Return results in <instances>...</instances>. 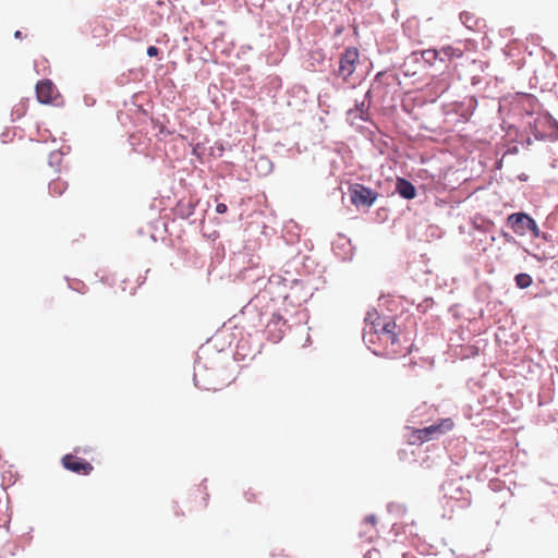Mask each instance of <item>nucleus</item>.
I'll use <instances>...</instances> for the list:
<instances>
[{
  "label": "nucleus",
  "mask_w": 558,
  "mask_h": 558,
  "mask_svg": "<svg viewBox=\"0 0 558 558\" xmlns=\"http://www.w3.org/2000/svg\"><path fill=\"white\" fill-rule=\"evenodd\" d=\"M480 83H481V77H480V76L474 75V76L472 77V85H474V86H475V85H477V84H480Z\"/></svg>",
  "instance_id": "36"
},
{
  "label": "nucleus",
  "mask_w": 558,
  "mask_h": 558,
  "mask_svg": "<svg viewBox=\"0 0 558 558\" xmlns=\"http://www.w3.org/2000/svg\"><path fill=\"white\" fill-rule=\"evenodd\" d=\"M363 101L369 104V106H372V101H373V94H372V89H368L365 95H364V99Z\"/></svg>",
  "instance_id": "30"
},
{
  "label": "nucleus",
  "mask_w": 558,
  "mask_h": 558,
  "mask_svg": "<svg viewBox=\"0 0 558 558\" xmlns=\"http://www.w3.org/2000/svg\"><path fill=\"white\" fill-rule=\"evenodd\" d=\"M440 61H451L463 57V50L452 46H444L440 48Z\"/></svg>",
  "instance_id": "14"
},
{
  "label": "nucleus",
  "mask_w": 558,
  "mask_h": 558,
  "mask_svg": "<svg viewBox=\"0 0 558 558\" xmlns=\"http://www.w3.org/2000/svg\"><path fill=\"white\" fill-rule=\"evenodd\" d=\"M375 524H376V515L375 514L367 515L363 522V525L368 527L369 530H375Z\"/></svg>",
  "instance_id": "27"
},
{
  "label": "nucleus",
  "mask_w": 558,
  "mask_h": 558,
  "mask_svg": "<svg viewBox=\"0 0 558 558\" xmlns=\"http://www.w3.org/2000/svg\"><path fill=\"white\" fill-rule=\"evenodd\" d=\"M460 20L469 29H474L478 25V20L470 12L460 13Z\"/></svg>",
  "instance_id": "18"
},
{
  "label": "nucleus",
  "mask_w": 558,
  "mask_h": 558,
  "mask_svg": "<svg viewBox=\"0 0 558 558\" xmlns=\"http://www.w3.org/2000/svg\"><path fill=\"white\" fill-rule=\"evenodd\" d=\"M351 203L357 208H369L378 197V193L363 184L355 183L349 187Z\"/></svg>",
  "instance_id": "7"
},
{
  "label": "nucleus",
  "mask_w": 558,
  "mask_h": 558,
  "mask_svg": "<svg viewBox=\"0 0 558 558\" xmlns=\"http://www.w3.org/2000/svg\"><path fill=\"white\" fill-rule=\"evenodd\" d=\"M441 505L449 513L459 509H465L471 504V494L463 487L461 478L449 480L441 487Z\"/></svg>",
  "instance_id": "2"
},
{
  "label": "nucleus",
  "mask_w": 558,
  "mask_h": 558,
  "mask_svg": "<svg viewBox=\"0 0 558 558\" xmlns=\"http://www.w3.org/2000/svg\"><path fill=\"white\" fill-rule=\"evenodd\" d=\"M508 225L518 235H525L530 232L533 238L546 239L545 234L541 233L536 221L526 213L519 211L509 215Z\"/></svg>",
  "instance_id": "3"
},
{
  "label": "nucleus",
  "mask_w": 558,
  "mask_h": 558,
  "mask_svg": "<svg viewBox=\"0 0 558 558\" xmlns=\"http://www.w3.org/2000/svg\"><path fill=\"white\" fill-rule=\"evenodd\" d=\"M372 554H373L372 551H367V554H366V558H372V557H371V556H372Z\"/></svg>",
  "instance_id": "39"
},
{
  "label": "nucleus",
  "mask_w": 558,
  "mask_h": 558,
  "mask_svg": "<svg viewBox=\"0 0 558 558\" xmlns=\"http://www.w3.org/2000/svg\"><path fill=\"white\" fill-rule=\"evenodd\" d=\"M371 318H372V315L368 313L365 320L371 322V326H369V330L364 333V338H366V336L368 333L378 335V337L380 338V329H381L383 320L379 317H377L375 320H371Z\"/></svg>",
  "instance_id": "19"
},
{
  "label": "nucleus",
  "mask_w": 558,
  "mask_h": 558,
  "mask_svg": "<svg viewBox=\"0 0 558 558\" xmlns=\"http://www.w3.org/2000/svg\"><path fill=\"white\" fill-rule=\"evenodd\" d=\"M341 241H343V245H347L349 247V252H345V256L343 257L344 259L345 258H350L351 257V245H350V241L345 238H341L340 239Z\"/></svg>",
  "instance_id": "31"
},
{
  "label": "nucleus",
  "mask_w": 558,
  "mask_h": 558,
  "mask_svg": "<svg viewBox=\"0 0 558 558\" xmlns=\"http://www.w3.org/2000/svg\"><path fill=\"white\" fill-rule=\"evenodd\" d=\"M517 106L521 107L522 110L527 114L532 116L538 106V101L535 96L530 94H519L517 98Z\"/></svg>",
  "instance_id": "12"
},
{
  "label": "nucleus",
  "mask_w": 558,
  "mask_h": 558,
  "mask_svg": "<svg viewBox=\"0 0 558 558\" xmlns=\"http://www.w3.org/2000/svg\"><path fill=\"white\" fill-rule=\"evenodd\" d=\"M514 281L519 289H526L533 282L532 277L525 272H520V274L515 275Z\"/></svg>",
  "instance_id": "20"
},
{
  "label": "nucleus",
  "mask_w": 558,
  "mask_h": 558,
  "mask_svg": "<svg viewBox=\"0 0 558 558\" xmlns=\"http://www.w3.org/2000/svg\"><path fill=\"white\" fill-rule=\"evenodd\" d=\"M302 281L296 278H283L281 275H271L268 278V282L265 286L263 292L258 293L253 301L258 302L262 299L270 298L271 301L282 299L287 301L291 299V302H301L303 299L296 296L295 293L302 288Z\"/></svg>",
  "instance_id": "1"
},
{
  "label": "nucleus",
  "mask_w": 558,
  "mask_h": 558,
  "mask_svg": "<svg viewBox=\"0 0 558 558\" xmlns=\"http://www.w3.org/2000/svg\"><path fill=\"white\" fill-rule=\"evenodd\" d=\"M256 167L262 174H268L272 170V162L268 157H260L257 160Z\"/></svg>",
  "instance_id": "22"
},
{
  "label": "nucleus",
  "mask_w": 558,
  "mask_h": 558,
  "mask_svg": "<svg viewBox=\"0 0 558 558\" xmlns=\"http://www.w3.org/2000/svg\"><path fill=\"white\" fill-rule=\"evenodd\" d=\"M360 62V52L355 47H348L340 54L339 68L337 70V76L340 77L344 83L349 81V77L354 73L356 64Z\"/></svg>",
  "instance_id": "6"
},
{
  "label": "nucleus",
  "mask_w": 558,
  "mask_h": 558,
  "mask_svg": "<svg viewBox=\"0 0 558 558\" xmlns=\"http://www.w3.org/2000/svg\"><path fill=\"white\" fill-rule=\"evenodd\" d=\"M356 119H359V113L356 112V110L354 108H350L345 112L347 122H349L351 125H353L355 123Z\"/></svg>",
  "instance_id": "26"
},
{
  "label": "nucleus",
  "mask_w": 558,
  "mask_h": 558,
  "mask_svg": "<svg viewBox=\"0 0 558 558\" xmlns=\"http://www.w3.org/2000/svg\"><path fill=\"white\" fill-rule=\"evenodd\" d=\"M397 325L393 320H383L381 329H380V339L385 338L386 342H389L390 344H396L399 339L398 335L396 333Z\"/></svg>",
  "instance_id": "13"
},
{
  "label": "nucleus",
  "mask_w": 558,
  "mask_h": 558,
  "mask_svg": "<svg viewBox=\"0 0 558 558\" xmlns=\"http://www.w3.org/2000/svg\"><path fill=\"white\" fill-rule=\"evenodd\" d=\"M532 134L534 135V137L536 140H544L545 138V135L542 134L541 132H538L536 128L532 131Z\"/></svg>",
  "instance_id": "33"
},
{
  "label": "nucleus",
  "mask_w": 558,
  "mask_h": 558,
  "mask_svg": "<svg viewBox=\"0 0 558 558\" xmlns=\"http://www.w3.org/2000/svg\"><path fill=\"white\" fill-rule=\"evenodd\" d=\"M452 427V420L444 418L438 424H430L429 426L414 430L410 442L414 445L437 439L439 436L450 430Z\"/></svg>",
  "instance_id": "4"
},
{
  "label": "nucleus",
  "mask_w": 558,
  "mask_h": 558,
  "mask_svg": "<svg viewBox=\"0 0 558 558\" xmlns=\"http://www.w3.org/2000/svg\"><path fill=\"white\" fill-rule=\"evenodd\" d=\"M63 153L61 150H53L50 153L48 163L51 167H59L62 161Z\"/></svg>",
  "instance_id": "23"
},
{
  "label": "nucleus",
  "mask_w": 558,
  "mask_h": 558,
  "mask_svg": "<svg viewBox=\"0 0 558 558\" xmlns=\"http://www.w3.org/2000/svg\"><path fill=\"white\" fill-rule=\"evenodd\" d=\"M35 90L37 99L41 104H51L57 94V88L50 80L38 82Z\"/></svg>",
  "instance_id": "9"
},
{
  "label": "nucleus",
  "mask_w": 558,
  "mask_h": 558,
  "mask_svg": "<svg viewBox=\"0 0 558 558\" xmlns=\"http://www.w3.org/2000/svg\"><path fill=\"white\" fill-rule=\"evenodd\" d=\"M194 210L195 205L192 204L191 202L186 204L181 203L177 207V215L183 219H189L194 214Z\"/></svg>",
  "instance_id": "17"
},
{
  "label": "nucleus",
  "mask_w": 558,
  "mask_h": 558,
  "mask_svg": "<svg viewBox=\"0 0 558 558\" xmlns=\"http://www.w3.org/2000/svg\"><path fill=\"white\" fill-rule=\"evenodd\" d=\"M395 191L404 199H413L416 196L415 186L404 178H397Z\"/></svg>",
  "instance_id": "11"
},
{
  "label": "nucleus",
  "mask_w": 558,
  "mask_h": 558,
  "mask_svg": "<svg viewBox=\"0 0 558 558\" xmlns=\"http://www.w3.org/2000/svg\"><path fill=\"white\" fill-rule=\"evenodd\" d=\"M360 537L363 541L371 542L373 539V536L375 534V530H369L368 527L363 525V529L360 531Z\"/></svg>",
  "instance_id": "25"
},
{
  "label": "nucleus",
  "mask_w": 558,
  "mask_h": 558,
  "mask_svg": "<svg viewBox=\"0 0 558 558\" xmlns=\"http://www.w3.org/2000/svg\"><path fill=\"white\" fill-rule=\"evenodd\" d=\"M34 66H35V70L38 72L39 61H35Z\"/></svg>",
  "instance_id": "38"
},
{
  "label": "nucleus",
  "mask_w": 558,
  "mask_h": 558,
  "mask_svg": "<svg viewBox=\"0 0 558 558\" xmlns=\"http://www.w3.org/2000/svg\"><path fill=\"white\" fill-rule=\"evenodd\" d=\"M423 60L429 64H433L437 59L440 60V49H426L421 52Z\"/></svg>",
  "instance_id": "21"
},
{
  "label": "nucleus",
  "mask_w": 558,
  "mask_h": 558,
  "mask_svg": "<svg viewBox=\"0 0 558 558\" xmlns=\"http://www.w3.org/2000/svg\"><path fill=\"white\" fill-rule=\"evenodd\" d=\"M63 466L77 474L87 475L93 471V465L82 458H76L72 454H65L62 458Z\"/></svg>",
  "instance_id": "8"
},
{
  "label": "nucleus",
  "mask_w": 558,
  "mask_h": 558,
  "mask_svg": "<svg viewBox=\"0 0 558 558\" xmlns=\"http://www.w3.org/2000/svg\"><path fill=\"white\" fill-rule=\"evenodd\" d=\"M84 104L87 107H90V106H93L95 104V99L92 96L85 95L84 96Z\"/></svg>",
  "instance_id": "32"
},
{
  "label": "nucleus",
  "mask_w": 558,
  "mask_h": 558,
  "mask_svg": "<svg viewBox=\"0 0 558 558\" xmlns=\"http://www.w3.org/2000/svg\"><path fill=\"white\" fill-rule=\"evenodd\" d=\"M204 350L197 353V360L194 366V384L196 387L204 390H218L219 388L214 383L215 371L209 369L206 363H203Z\"/></svg>",
  "instance_id": "5"
},
{
  "label": "nucleus",
  "mask_w": 558,
  "mask_h": 558,
  "mask_svg": "<svg viewBox=\"0 0 558 558\" xmlns=\"http://www.w3.org/2000/svg\"><path fill=\"white\" fill-rule=\"evenodd\" d=\"M546 121L554 129V131L549 134L548 137L551 141H558V122L551 116L546 117Z\"/></svg>",
  "instance_id": "24"
},
{
  "label": "nucleus",
  "mask_w": 558,
  "mask_h": 558,
  "mask_svg": "<svg viewBox=\"0 0 558 558\" xmlns=\"http://www.w3.org/2000/svg\"><path fill=\"white\" fill-rule=\"evenodd\" d=\"M68 189V183L61 179L52 180L49 183V193L51 195L60 196L64 193V191Z\"/></svg>",
  "instance_id": "16"
},
{
  "label": "nucleus",
  "mask_w": 558,
  "mask_h": 558,
  "mask_svg": "<svg viewBox=\"0 0 558 558\" xmlns=\"http://www.w3.org/2000/svg\"><path fill=\"white\" fill-rule=\"evenodd\" d=\"M286 325L282 316L279 314H274L270 322L266 326V332L268 335V339L272 342H279L283 337L282 327Z\"/></svg>",
  "instance_id": "10"
},
{
  "label": "nucleus",
  "mask_w": 558,
  "mask_h": 558,
  "mask_svg": "<svg viewBox=\"0 0 558 558\" xmlns=\"http://www.w3.org/2000/svg\"><path fill=\"white\" fill-rule=\"evenodd\" d=\"M356 112L359 113V119L364 121V122H368L371 121V116H369V109H371V106L369 104L361 100V101H355V105L353 107Z\"/></svg>",
  "instance_id": "15"
},
{
  "label": "nucleus",
  "mask_w": 558,
  "mask_h": 558,
  "mask_svg": "<svg viewBox=\"0 0 558 558\" xmlns=\"http://www.w3.org/2000/svg\"><path fill=\"white\" fill-rule=\"evenodd\" d=\"M14 37H15V38H22V32H21V31H16V32L14 33Z\"/></svg>",
  "instance_id": "37"
},
{
  "label": "nucleus",
  "mask_w": 558,
  "mask_h": 558,
  "mask_svg": "<svg viewBox=\"0 0 558 558\" xmlns=\"http://www.w3.org/2000/svg\"><path fill=\"white\" fill-rule=\"evenodd\" d=\"M159 53V49L156 46H149L147 48V54L148 57H156Z\"/></svg>",
  "instance_id": "28"
},
{
  "label": "nucleus",
  "mask_w": 558,
  "mask_h": 558,
  "mask_svg": "<svg viewBox=\"0 0 558 558\" xmlns=\"http://www.w3.org/2000/svg\"><path fill=\"white\" fill-rule=\"evenodd\" d=\"M158 130H159L160 134H165V135H170L172 133L171 131L166 130L165 125H162V124L158 126Z\"/></svg>",
  "instance_id": "35"
},
{
  "label": "nucleus",
  "mask_w": 558,
  "mask_h": 558,
  "mask_svg": "<svg viewBox=\"0 0 558 558\" xmlns=\"http://www.w3.org/2000/svg\"><path fill=\"white\" fill-rule=\"evenodd\" d=\"M380 75H381V73H377V75L375 76V80H377Z\"/></svg>",
  "instance_id": "40"
},
{
  "label": "nucleus",
  "mask_w": 558,
  "mask_h": 558,
  "mask_svg": "<svg viewBox=\"0 0 558 558\" xmlns=\"http://www.w3.org/2000/svg\"><path fill=\"white\" fill-rule=\"evenodd\" d=\"M227 210H228V206H227L226 204H223V203H218V204L216 205V211H217L218 214H226V213H227Z\"/></svg>",
  "instance_id": "29"
},
{
  "label": "nucleus",
  "mask_w": 558,
  "mask_h": 558,
  "mask_svg": "<svg viewBox=\"0 0 558 558\" xmlns=\"http://www.w3.org/2000/svg\"><path fill=\"white\" fill-rule=\"evenodd\" d=\"M477 107V99L475 97H470V109L474 110Z\"/></svg>",
  "instance_id": "34"
}]
</instances>
